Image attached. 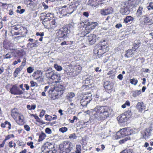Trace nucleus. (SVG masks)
I'll use <instances>...</instances> for the list:
<instances>
[{"label": "nucleus", "instance_id": "1", "mask_svg": "<svg viewBox=\"0 0 153 153\" xmlns=\"http://www.w3.org/2000/svg\"><path fill=\"white\" fill-rule=\"evenodd\" d=\"M94 110L93 117L96 120H104L111 114L110 108L106 106L97 105Z\"/></svg>", "mask_w": 153, "mask_h": 153}, {"label": "nucleus", "instance_id": "2", "mask_svg": "<svg viewBox=\"0 0 153 153\" xmlns=\"http://www.w3.org/2000/svg\"><path fill=\"white\" fill-rule=\"evenodd\" d=\"M74 28V24H69L64 25L60 29L59 31L56 33L57 38H65L70 37L69 34Z\"/></svg>", "mask_w": 153, "mask_h": 153}, {"label": "nucleus", "instance_id": "3", "mask_svg": "<svg viewBox=\"0 0 153 153\" xmlns=\"http://www.w3.org/2000/svg\"><path fill=\"white\" fill-rule=\"evenodd\" d=\"M75 146L74 144L71 142L64 141L59 145V153H70L74 148Z\"/></svg>", "mask_w": 153, "mask_h": 153}, {"label": "nucleus", "instance_id": "4", "mask_svg": "<svg viewBox=\"0 0 153 153\" xmlns=\"http://www.w3.org/2000/svg\"><path fill=\"white\" fill-rule=\"evenodd\" d=\"M129 2L128 1L121 2L120 5V12L123 15H128L130 12L134 11Z\"/></svg>", "mask_w": 153, "mask_h": 153}, {"label": "nucleus", "instance_id": "5", "mask_svg": "<svg viewBox=\"0 0 153 153\" xmlns=\"http://www.w3.org/2000/svg\"><path fill=\"white\" fill-rule=\"evenodd\" d=\"M133 132V130L129 128H124L120 129L116 133L117 139L131 135Z\"/></svg>", "mask_w": 153, "mask_h": 153}, {"label": "nucleus", "instance_id": "6", "mask_svg": "<svg viewBox=\"0 0 153 153\" xmlns=\"http://www.w3.org/2000/svg\"><path fill=\"white\" fill-rule=\"evenodd\" d=\"M52 145L51 143L47 142L42 147V151L43 153H57V151L51 147Z\"/></svg>", "mask_w": 153, "mask_h": 153}, {"label": "nucleus", "instance_id": "7", "mask_svg": "<svg viewBox=\"0 0 153 153\" xmlns=\"http://www.w3.org/2000/svg\"><path fill=\"white\" fill-rule=\"evenodd\" d=\"M98 25L97 22H87L84 25V27L88 33H89L91 30L94 29Z\"/></svg>", "mask_w": 153, "mask_h": 153}, {"label": "nucleus", "instance_id": "8", "mask_svg": "<svg viewBox=\"0 0 153 153\" xmlns=\"http://www.w3.org/2000/svg\"><path fill=\"white\" fill-rule=\"evenodd\" d=\"M104 0H89L88 1V5L92 7L97 8L98 7L99 5L102 6L104 4L102 2Z\"/></svg>", "mask_w": 153, "mask_h": 153}, {"label": "nucleus", "instance_id": "9", "mask_svg": "<svg viewBox=\"0 0 153 153\" xmlns=\"http://www.w3.org/2000/svg\"><path fill=\"white\" fill-rule=\"evenodd\" d=\"M89 96H84L80 100L81 105L83 106H86L92 100V95L90 93Z\"/></svg>", "mask_w": 153, "mask_h": 153}, {"label": "nucleus", "instance_id": "10", "mask_svg": "<svg viewBox=\"0 0 153 153\" xmlns=\"http://www.w3.org/2000/svg\"><path fill=\"white\" fill-rule=\"evenodd\" d=\"M65 89V87L63 85H58L57 86L55 87L54 89L52 91V93H55L56 91L57 93V95L61 96L64 92Z\"/></svg>", "mask_w": 153, "mask_h": 153}, {"label": "nucleus", "instance_id": "11", "mask_svg": "<svg viewBox=\"0 0 153 153\" xmlns=\"http://www.w3.org/2000/svg\"><path fill=\"white\" fill-rule=\"evenodd\" d=\"M3 47L7 49H8L9 48L10 50H15L13 48H11L13 47L14 46V43L10 42V40H9L8 39H5L3 43Z\"/></svg>", "mask_w": 153, "mask_h": 153}, {"label": "nucleus", "instance_id": "12", "mask_svg": "<svg viewBox=\"0 0 153 153\" xmlns=\"http://www.w3.org/2000/svg\"><path fill=\"white\" fill-rule=\"evenodd\" d=\"M113 12V9L112 7H108L105 9L100 10V13L102 15H106L112 13Z\"/></svg>", "mask_w": 153, "mask_h": 153}, {"label": "nucleus", "instance_id": "13", "mask_svg": "<svg viewBox=\"0 0 153 153\" xmlns=\"http://www.w3.org/2000/svg\"><path fill=\"white\" fill-rule=\"evenodd\" d=\"M44 72L45 73V76L48 79H51L54 72L52 71L51 68H45L44 69Z\"/></svg>", "mask_w": 153, "mask_h": 153}, {"label": "nucleus", "instance_id": "14", "mask_svg": "<svg viewBox=\"0 0 153 153\" xmlns=\"http://www.w3.org/2000/svg\"><path fill=\"white\" fill-rule=\"evenodd\" d=\"M100 45H101L100 49L99 50L100 51L101 50L104 51L103 52H105L108 50V45L107 43L105 41V40H103L102 41H101L100 42Z\"/></svg>", "mask_w": 153, "mask_h": 153}, {"label": "nucleus", "instance_id": "15", "mask_svg": "<svg viewBox=\"0 0 153 153\" xmlns=\"http://www.w3.org/2000/svg\"><path fill=\"white\" fill-rule=\"evenodd\" d=\"M152 129L150 127L146 128L142 133L143 138L146 139L148 138L151 135Z\"/></svg>", "mask_w": 153, "mask_h": 153}, {"label": "nucleus", "instance_id": "16", "mask_svg": "<svg viewBox=\"0 0 153 153\" xmlns=\"http://www.w3.org/2000/svg\"><path fill=\"white\" fill-rule=\"evenodd\" d=\"M113 85L112 83L108 81L104 83V87L105 90L107 91H108V92H109V91L113 88Z\"/></svg>", "mask_w": 153, "mask_h": 153}, {"label": "nucleus", "instance_id": "17", "mask_svg": "<svg viewBox=\"0 0 153 153\" xmlns=\"http://www.w3.org/2000/svg\"><path fill=\"white\" fill-rule=\"evenodd\" d=\"M82 1V0H75L72 2V7L73 10L70 13V14L72 13L76 9L78 6L81 4Z\"/></svg>", "mask_w": 153, "mask_h": 153}, {"label": "nucleus", "instance_id": "18", "mask_svg": "<svg viewBox=\"0 0 153 153\" xmlns=\"http://www.w3.org/2000/svg\"><path fill=\"white\" fill-rule=\"evenodd\" d=\"M117 118L119 122L120 123L125 122L128 120L126 116L124 114L120 115Z\"/></svg>", "mask_w": 153, "mask_h": 153}, {"label": "nucleus", "instance_id": "19", "mask_svg": "<svg viewBox=\"0 0 153 153\" xmlns=\"http://www.w3.org/2000/svg\"><path fill=\"white\" fill-rule=\"evenodd\" d=\"M145 106L143 102H138L136 105V108L139 112H141L143 109H145Z\"/></svg>", "mask_w": 153, "mask_h": 153}, {"label": "nucleus", "instance_id": "20", "mask_svg": "<svg viewBox=\"0 0 153 153\" xmlns=\"http://www.w3.org/2000/svg\"><path fill=\"white\" fill-rule=\"evenodd\" d=\"M133 49H130L126 51V53H125L124 56L127 58H129L133 56L134 55Z\"/></svg>", "mask_w": 153, "mask_h": 153}, {"label": "nucleus", "instance_id": "21", "mask_svg": "<svg viewBox=\"0 0 153 153\" xmlns=\"http://www.w3.org/2000/svg\"><path fill=\"white\" fill-rule=\"evenodd\" d=\"M140 1V0H134L131 2H129L131 4V7H132L133 10L134 11L135 10V7L138 4Z\"/></svg>", "mask_w": 153, "mask_h": 153}, {"label": "nucleus", "instance_id": "22", "mask_svg": "<svg viewBox=\"0 0 153 153\" xmlns=\"http://www.w3.org/2000/svg\"><path fill=\"white\" fill-rule=\"evenodd\" d=\"M11 115L14 118H16L18 116L19 113L16 108H14L11 111Z\"/></svg>", "mask_w": 153, "mask_h": 153}, {"label": "nucleus", "instance_id": "23", "mask_svg": "<svg viewBox=\"0 0 153 153\" xmlns=\"http://www.w3.org/2000/svg\"><path fill=\"white\" fill-rule=\"evenodd\" d=\"M143 11V8L141 6H140L137 10L136 15L137 17H141L142 15V12Z\"/></svg>", "mask_w": 153, "mask_h": 153}, {"label": "nucleus", "instance_id": "24", "mask_svg": "<svg viewBox=\"0 0 153 153\" xmlns=\"http://www.w3.org/2000/svg\"><path fill=\"white\" fill-rule=\"evenodd\" d=\"M134 19L133 17L130 16H127L124 20V22L125 23L130 22Z\"/></svg>", "mask_w": 153, "mask_h": 153}, {"label": "nucleus", "instance_id": "25", "mask_svg": "<svg viewBox=\"0 0 153 153\" xmlns=\"http://www.w3.org/2000/svg\"><path fill=\"white\" fill-rule=\"evenodd\" d=\"M60 76L59 74L57 73H54L53 76H52L51 79L53 80H57V81L60 79Z\"/></svg>", "mask_w": 153, "mask_h": 153}, {"label": "nucleus", "instance_id": "26", "mask_svg": "<svg viewBox=\"0 0 153 153\" xmlns=\"http://www.w3.org/2000/svg\"><path fill=\"white\" fill-rule=\"evenodd\" d=\"M46 136L45 134L42 131L39 135L38 141L40 142L42 141L45 139Z\"/></svg>", "mask_w": 153, "mask_h": 153}, {"label": "nucleus", "instance_id": "27", "mask_svg": "<svg viewBox=\"0 0 153 153\" xmlns=\"http://www.w3.org/2000/svg\"><path fill=\"white\" fill-rule=\"evenodd\" d=\"M17 87L16 85H13L12 88L10 89V93L12 94L16 95Z\"/></svg>", "mask_w": 153, "mask_h": 153}, {"label": "nucleus", "instance_id": "28", "mask_svg": "<svg viewBox=\"0 0 153 153\" xmlns=\"http://www.w3.org/2000/svg\"><path fill=\"white\" fill-rule=\"evenodd\" d=\"M115 71H108L107 73V75H109V77L111 79H113L115 77Z\"/></svg>", "mask_w": 153, "mask_h": 153}, {"label": "nucleus", "instance_id": "29", "mask_svg": "<svg viewBox=\"0 0 153 153\" xmlns=\"http://www.w3.org/2000/svg\"><path fill=\"white\" fill-rule=\"evenodd\" d=\"M124 114L126 115V116L127 118L128 119L131 117L132 114V113L130 110L128 109L124 113Z\"/></svg>", "mask_w": 153, "mask_h": 153}, {"label": "nucleus", "instance_id": "30", "mask_svg": "<svg viewBox=\"0 0 153 153\" xmlns=\"http://www.w3.org/2000/svg\"><path fill=\"white\" fill-rule=\"evenodd\" d=\"M50 24L51 27L52 28H54L57 25V23L56 22L55 19H53L52 21L50 22Z\"/></svg>", "mask_w": 153, "mask_h": 153}, {"label": "nucleus", "instance_id": "31", "mask_svg": "<svg viewBox=\"0 0 153 153\" xmlns=\"http://www.w3.org/2000/svg\"><path fill=\"white\" fill-rule=\"evenodd\" d=\"M75 96V94L74 93L70 92L67 94L66 96V98L68 100H70V99L74 97Z\"/></svg>", "mask_w": 153, "mask_h": 153}, {"label": "nucleus", "instance_id": "32", "mask_svg": "<svg viewBox=\"0 0 153 153\" xmlns=\"http://www.w3.org/2000/svg\"><path fill=\"white\" fill-rule=\"evenodd\" d=\"M21 25L19 24H17L15 25H13L12 26V28L13 30H21Z\"/></svg>", "mask_w": 153, "mask_h": 153}, {"label": "nucleus", "instance_id": "33", "mask_svg": "<svg viewBox=\"0 0 153 153\" xmlns=\"http://www.w3.org/2000/svg\"><path fill=\"white\" fill-rule=\"evenodd\" d=\"M141 93L140 90L135 91L133 93V96L134 97H135L140 95Z\"/></svg>", "mask_w": 153, "mask_h": 153}, {"label": "nucleus", "instance_id": "34", "mask_svg": "<svg viewBox=\"0 0 153 153\" xmlns=\"http://www.w3.org/2000/svg\"><path fill=\"white\" fill-rule=\"evenodd\" d=\"M130 139V137H126L124 139H122L120 140L119 141V143L120 144H122L124 143L125 142L127 141L128 140H129Z\"/></svg>", "mask_w": 153, "mask_h": 153}, {"label": "nucleus", "instance_id": "35", "mask_svg": "<svg viewBox=\"0 0 153 153\" xmlns=\"http://www.w3.org/2000/svg\"><path fill=\"white\" fill-rule=\"evenodd\" d=\"M96 42V39H88V41H86L87 44L89 43L91 45L94 44Z\"/></svg>", "mask_w": 153, "mask_h": 153}, {"label": "nucleus", "instance_id": "36", "mask_svg": "<svg viewBox=\"0 0 153 153\" xmlns=\"http://www.w3.org/2000/svg\"><path fill=\"white\" fill-rule=\"evenodd\" d=\"M76 150L75 151V153H81V146L80 145H76Z\"/></svg>", "mask_w": 153, "mask_h": 153}, {"label": "nucleus", "instance_id": "37", "mask_svg": "<svg viewBox=\"0 0 153 153\" xmlns=\"http://www.w3.org/2000/svg\"><path fill=\"white\" fill-rule=\"evenodd\" d=\"M54 67L55 69L58 71H60L62 69V68L61 66L57 64H55L54 65Z\"/></svg>", "mask_w": 153, "mask_h": 153}, {"label": "nucleus", "instance_id": "38", "mask_svg": "<svg viewBox=\"0 0 153 153\" xmlns=\"http://www.w3.org/2000/svg\"><path fill=\"white\" fill-rule=\"evenodd\" d=\"M130 82L132 85H136L138 82V80L135 79L133 78L130 79Z\"/></svg>", "mask_w": 153, "mask_h": 153}, {"label": "nucleus", "instance_id": "39", "mask_svg": "<svg viewBox=\"0 0 153 153\" xmlns=\"http://www.w3.org/2000/svg\"><path fill=\"white\" fill-rule=\"evenodd\" d=\"M140 44V42H138L137 43H135L134 44V47L132 48V49H134V51H135V50L137 48H138Z\"/></svg>", "mask_w": 153, "mask_h": 153}, {"label": "nucleus", "instance_id": "40", "mask_svg": "<svg viewBox=\"0 0 153 153\" xmlns=\"http://www.w3.org/2000/svg\"><path fill=\"white\" fill-rule=\"evenodd\" d=\"M68 128L65 127H62L59 129V131L60 132H62V133L66 132L68 131Z\"/></svg>", "mask_w": 153, "mask_h": 153}, {"label": "nucleus", "instance_id": "41", "mask_svg": "<svg viewBox=\"0 0 153 153\" xmlns=\"http://www.w3.org/2000/svg\"><path fill=\"white\" fill-rule=\"evenodd\" d=\"M34 71V68L30 66L27 68V72L29 74L32 73Z\"/></svg>", "mask_w": 153, "mask_h": 153}, {"label": "nucleus", "instance_id": "42", "mask_svg": "<svg viewBox=\"0 0 153 153\" xmlns=\"http://www.w3.org/2000/svg\"><path fill=\"white\" fill-rule=\"evenodd\" d=\"M23 93V92L17 87L16 95H21Z\"/></svg>", "mask_w": 153, "mask_h": 153}, {"label": "nucleus", "instance_id": "43", "mask_svg": "<svg viewBox=\"0 0 153 153\" xmlns=\"http://www.w3.org/2000/svg\"><path fill=\"white\" fill-rule=\"evenodd\" d=\"M20 71H21L19 68H16L14 73V76L15 77L17 76Z\"/></svg>", "mask_w": 153, "mask_h": 153}, {"label": "nucleus", "instance_id": "44", "mask_svg": "<svg viewBox=\"0 0 153 153\" xmlns=\"http://www.w3.org/2000/svg\"><path fill=\"white\" fill-rule=\"evenodd\" d=\"M45 15V13H41V16L40 17V21H42L45 20V18L46 17V16Z\"/></svg>", "mask_w": 153, "mask_h": 153}, {"label": "nucleus", "instance_id": "45", "mask_svg": "<svg viewBox=\"0 0 153 153\" xmlns=\"http://www.w3.org/2000/svg\"><path fill=\"white\" fill-rule=\"evenodd\" d=\"M153 3L152 2H150L149 6H147V9L148 10H150L151 9L152 10L153 9V5H152Z\"/></svg>", "mask_w": 153, "mask_h": 153}, {"label": "nucleus", "instance_id": "46", "mask_svg": "<svg viewBox=\"0 0 153 153\" xmlns=\"http://www.w3.org/2000/svg\"><path fill=\"white\" fill-rule=\"evenodd\" d=\"M45 132L48 134H50L52 133V131L49 128H45Z\"/></svg>", "mask_w": 153, "mask_h": 153}, {"label": "nucleus", "instance_id": "47", "mask_svg": "<svg viewBox=\"0 0 153 153\" xmlns=\"http://www.w3.org/2000/svg\"><path fill=\"white\" fill-rule=\"evenodd\" d=\"M45 120H47L51 121L52 120V117L47 114H46L45 115Z\"/></svg>", "mask_w": 153, "mask_h": 153}, {"label": "nucleus", "instance_id": "48", "mask_svg": "<svg viewBox=\"0 0 153 153\" xmlns=\"http://www.w3.org/2000/svg\"><path fill=\"white\" fill-rule=\"evenodd\" d=\"M67 12L65 9H63L61 11V14L63 16H66L67 15Z\"/></svg>", "mask_w": 153, "mask_h": 153}, {"label": "nucleus", "instance_id": "49", "mask_svg": "<svg viewBox=\"0 0 153 153\" xmlns=\"http://www.w3.org/2000/svg\"><path fill=\"white\" fill-rule=\"evenodd\" d=\"M76 136L74 133L71 134L69 137V138L73 140L76 139Z\"/></svg>", "mask_w": 153, "mask_h": 153}, {"label": "nucleus", "instance_id": "50", "mask_svg": "<svg viewBox=\"0 0 153 153\" xmlns=\"http://www.w3.org/2000/svg\"><path fill=\"white\" fill-rule=\"evenodd\" d=\"M45 15L46 17H47L49 19H51L53 16V15L50 13H48L47 14L45 13Z\"/></svg>", "mask_w": 153, "mask_h": 153}, {"label": "nucleus", "instance_id": "51", "mask_svg": "<svg viewBox=\"0 0 153 153\" xmlns=\"http://www.w3.org/2000/svg\"><path fill=\"white\" fill-rule=\"evenodd\" d=\"M36 35L37 36H40L41 37L40 38H43L42 37V36H43L44 35V33L38 32L36 33Z\"/></svg>", "mask_w": 153, "mask_h": 153}, {"label": "nucleus", "instance_id": "52", "mask_svg": "<svg viewBox=\"0 0 153 153\" xmlns=\"http://www.w3.org/2000/svg\"><path fill=\"white\" fill-rule=\"evenodd\" d=\"M42 5L44 7V8L45 10L48 9L49 7L48 4L45 3V2H43L42 3Z\"/></svg>", "mask_w": 153, "mask_h": 153}, {"label": "nucleus", "instance_id": "53", "mask_svg": "<svg viewBox=\"0 0 153 153\" xmlns=\"http://www.w3.org/2000/svg\"><path fill=\"white\" fill-rule=\"evenodd\" d=\"M33 142H28L27 143V145L28 146H30V148L31 149H33L34 148V146L33 145Z\"/></svg>", "mask_w": 153, "mask_h": 153}, {"label": "nucleus", "instance_id": "54", "mask_svg": "<svg viewBox=\"0 0 153 153\" xmlns=\"http://www.w3.org/2000/svg\"><path fill=\"white\" fill-rule=\"evenodd\" d=\"M25 10L24 9H21L20 10H17L16 12L18 13H19L20 14H21L23 13L25 11Z\"/></svg>", "mask_w": 153, "mask_h": 153}, {"label": "nucleus", "instance_id": "55", "mask_svg": "<svg viewBox=\"0 0 153 153\" xmlns=\"http://www.w3.org/2000/svg\"><path fill=\"white\" fill-rule=\"evenodd\" d=\"M30 83L31 84V87H34L36 85H37V84L33 81H31L30 82Z\"/></svg>", "mask_w": 153, "mask_h": 153}, {"label": "nucleus", "instance_id": "56", "mask_svg": "<svg viewBox=\"0 0 153 153\" xmlns=\"http://www.w3.org/2000/svg\"><path fill=\"white\" fill-rule=\"evenodd\" d=\"M36 79H37L38 81L39 82H41L43 80V79L42 77V76H37L35 78Z\"/></svg>", "mask_w": 153, "mask_h": 153}, {"label": "nucleus", "instance_id": "57", "mask_svg": "<svg viewBox=\"0 0 153 153\" xmlns=\"http://www.w3.org/2000/svg\"><path fill=\"white\" fill-rule=\"evenodd\" d=\"M21 62V59H19L17 61L15 60L13 62V65H15L17 64L18 63H20Z\"/></svg>", "mask_w": 153, "mask_h": 153}, {"label": "nucleus", "instance_id": "58", "mask_svg": "<svg viewBox=\"0 0 153 153\" xmlns=\"http://www.w3.org/2000/svg\"><path fill=\"white\" fill-rule=\"evenodd\" d=\"M24 128L27 131H29L30 130V127L27 125H25L24 126Z\"/></svg>", "mask_w": 153, "mask_h": 153}, {"label": "nucleus", "instance_id": "59", "mask_svg": "<svg viewBox=\"0 0 153 153\" xmlns=\"http://www.w3.org/2000/svg\"><path fill=\"white\" fill-rule=\"evenodd\" d=\"M12 57V56L11 55V53H9L5 55L4 58L6 59H9L11 58Z\"/></svg>", "mask_w": 153, "mask_h": 153}, {"label": "nucleus", "instance_id": "60", "mask_svg": "<svg viewBox=\"0 0 153 153\" xmlns=\"http://www.w3.org/2000/svg\"><path fill=\"white\" fill-rule=\"evenodd\" d=\"M38 42H37V41H36V42L30 44V43L29 44L30 45L31 47H35L36 46V45L37 44H38Z\"/></svg>", "mask_w": 153, "mask_h": 153}, {"label": "nucleus", "instance_id": "61", "mask_svg": "<svg viewBox=\"0 0 153 153\" xmlns=\"http://www.w3.org/2000/svg\"><path fill=\"white\" fill-rule=\"evenodd\" d=\"M121 153H132L131 151L129 149L125 150L121 152Z\"/></svg>", "mask_w": 153, "mask_h": 153}, {"label": "nucleus", "instance_id": "62", "mask_svg": "<svg viewBox=\"0 0 153 153\" xmlns=\"http://www.w3.org/2000/svg\"><path fill=\"white\" fill-rule=\"evenodd\" d=\"M122 26V25L120 23L117 24L115 25V27L117 28L120 29Z\"/></svg>", "mask_w": 153, "mask_h": 153}, {"label": "nucleus", "instance_id": "63", "mask_svg": "<svg viewBox=\"0 0 153 153\" xmlns=\"http://www.w3.org/2000/svg\"><path fill=\"white\" fill-rule=\"evenodd\" d=\"M29 5L31 6V7H34L36 6V4L34 2L30 3Z\"/></svg>", "mask_w": 153, "mask_h": 153}, {"label": "nucleus", "instance_id": "64", "mask_svg": "<svg viewBox=\"0 0 153 153\" xmlns=\"http://www.w3.org/2000/svg\"><path fill=\"white\" fill-rule=\"evenodd\" d=\"M117 78L120 80H122L123 79V76L122 74H120L118 76Z\"/></svg>", "mask_w": 153, "mask_h": 153}]
</instances>
